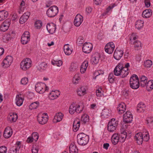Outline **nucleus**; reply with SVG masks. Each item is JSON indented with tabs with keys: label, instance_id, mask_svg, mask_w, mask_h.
Instances as JSON below:
<instances>
[{
	"label": "nucleus",
	"instance_id": "21",
	"mask_svg": "<svg viewBox=\"0 0 153 153\" xmlns=\"http://www.w3.org/2000/svg\"><path fill=\"white\" fill-rule=\"evenodd\" d=\"M26 0H21L18 12L19 14L22 13L26 8Z\"/></svg>",
	"mask_w": 153,
	"mask_h": 153
},
{
	"label": "nucleus",
	"instance_id": "39",
	"mask_svg": "<svg viewBox=\"0 0 153 153\" xmlns=\"http://www.w3.org/2000/svg\"><path fill=\"white\" fill-rule=\"evenodd\" d=\"M140 79L141 86L142 87L146 86L147 81V78L146 76L143 75L140 76Z\"/></svg>",
	"mask_w": 153,
	"mask_h": 153
},
{
	"label": "nucleus",
	"instance_id": "53",
	"mask_svg": "<svg viewBox=\"0 0 153 153\" xmlns=\"http://www.w3.org/2000/svg\"><path fill=\"white\" fill-rule=\"evenodd\" d=\"M31 136L33 140L35 141L38 140L39 137V134L36 132H33Z\"/></svg>",
	"mask_w": 153,
	"mask_h": 153
},
{
	"label": "nucleus",
	"instance_id": "12",
	"mask_svg": "<svg viewBox=\"0 0 153 153\" xmlns=\"http://www.w3.org/2000/svg\"><path fill=\"white\" fill-rule=\"evenodd\" d=\"M115 45L113 42H110L107 43L105 47V50L106 52L109 54L112 53L114 49Z\"/></svg>",
	"mask_w": 153,
	"mask_h": 153
},
{
	"label": "nucleus",
	"instance_id": "4",
	"mask_svg": "<svg viewBox=\"0 0 153 153\" xmlns=\"http://www.w3.org/2000/svg\"><path fill=\"white\" fill-rule=\"evenodd\" d=\"M32 62L29 58H26L23 59L20 64V68L23 71L29 69L32 66Z\"/></svg>",
	"mask_w": 153,
	"mask_h": 153
},
{
	"label": "nucleus",
	"instance_id": "48",
	"mask_svg": "<svg viewBox=\"0 0 153 153\" xmlns=\"http://www.w3.org/2000/svg\"><path fill=\"white\" fill-rule=\"evenodd\" d=\"M96 95L97 97L100 98L103 95V91L101 87L98 88L96 91Z\"/></svg>",
	"mask_w": 153,
	"mask_h": 153
},
{
	"label": "nucleus",
	"instance_id": "8",
	"mask_svg": "<svg viewBox=\"0 0 153 153\" xmlns=\"http://www.w3.org/2000/svg\"><path fill=\"white\" fill-rule=\"evenodd\" d=\"M35 89L36 91L40 94H42L49 90L48 87L45 84L41 82L37 83L35 85Z\"/></svg>",
	"mask_w": 153,
	"mask_h": 153
},
{
	"label": "nucleus",
	"instance_id": "29",
	"mask_svg": "<svg viewBox=\"0 0 153 153\" xmlns=\"http://www.w3.org/2000/svg\"><path fill=\"white\" fill-rule=\"evenodd\" d=\"M88 62L87 60H85L82 64L80 67V71L82 74L85 73L88 66Z\"/></svg>",
	"mask_w": 153,
	"mask_h": 153
},
{
	"label": "nucleus",
	"instance_id": "56",
	"mask_svg": "<svg viewBox=\"0 0 153 153\" xmlns=\"http://www.w3.org/2000/svg\"><path fill=\"white\" fill-rule=\"evenodd\" d=\"M28 82V79L26 77H24L22 78L21 81V84L25 85H27Z\"/></svg>",
	"mask_w": 153,
	"mask_h": 153
},
{
	"label": "nucleus",
	"instance_id": "37",
	"mask_svg": "<svg viewBox=\"0 0 153 153\" xmlns=\"http://www.w3.org/2000/svg\"><path fill=\"white\" fill-rule=\"evenodd\" d=\"M145 105L142 102L139 103L137 105V111L138 112H143L144 111L145 108Z\"/></svg>",
	"mask_w": 153,
	"mask_h": 153
},
{
	"label": "nucleus",
	"instance_id": "7",
	"mask_svg": "<svg viewBox=\"0 0 153 153\" xmlns=\"http://www.w3.org/2000/svg\"><path fill=\"white\" fill-rule=\"evenodd\" d=\"M58 12V8L56 6L53 5L48 9L46 13L48 17L52 18L56 16Z\"/></svg>",
	"mask_w": 153,
	"mask_h": 153
},
{
	"label": "nucleus",
	"instance_id": "30",
	"mask_svg": "<svg viewBox=\"0 0 153 153\" xmlns=\"http://www.w3.org/2000/svg\"><path fill=\"white\" fill-rule=\"evenodd\" d=\"M152 13V10L150 9H148L144 10L143 12L142 16L144 18H148L151 16Z\"/></svg>",
	"mask_w": 153,
	"mask_h": 153
},
{
	"label": "nucleus",
	"instance_id": "24",
	"mask_svg": "<svg viewBox=\"0 0 153 153\" xmlns=\"http://www.w3.org/2000/svg\"><path fill=\"white\" fill-rule=\"evenodd\" d=\"M30 15V13L28 12L25 13L20 17L19 19V22L20 24H23L26 22L28 19Z\"/></svg>",
	"mask_w": 153,
	"mask_h": 153
},
{
	"label": "nucleus",
	"instance_id": "36",
	"mask_svg": "<svg viewBox=\"0 0 153 153\" xmlns=\"http://www.w3.org/2000/svg\"><path fill=\"white\" fill-rule=\"evenodd\" d=\"M24 99L20 95H17L16 99V105L19 106L22 105L23 104Z\"/></svg>",
	"mask_w": 153,
	"mask_h": 153
},
{
	"label": "nucleus",
	"instance_id": "20",
	"mask_svg": "<svg viewBox=\"0 0 153 153\" xmlns=\"http://www.w3.org/2000/svg\"><path fill=\"white\" fill-rule=\"evenodd\" d=\"M46 27L48 32L51 34H53L55 33L56 28V25L53 23L48 24Z\"/></svg>",
	"mask_w": 153,
	"mask_h": 153
},
{
	"label": "nucleus",
	"instance_id": "44",
	"mask_svg": "<svg viewBox=\"0 0 153 153\" xmlns=\"http://www.w3.org/2000/svg\"><path fill=\"white\" fill-rule=\"evenodd\" d=\"M8 13L5 10L0 11V21H2L6 18L8 16Z\"/></svg>",
	"mask_w": 153,
	"mask_h": 153
},
{
	"label": "nucleus",
	"instance_id": "49",
	"mask_svg": "<svg viewBox=\"0 0 153 153\" xmlns=\"http://www.w3.org/2000/svg\"><path fill=\"white\" fill-rule=\"evenodd\" d=\"M39 102L36 101L32 103L29 106V108L31 110L36 108L39 105Z\"/></svg>",
	"mask_w": 153,
	"mask_h": 153
},
{
	"label": "nucleus",
	"instance_id": "51",
	"mask_svg": "<svg viewBox=\"0 0 153 153\" xmlns=\"http://www.w3.org/2000/svg\"><path fill=\"white\" fill-rule=\"evenodd\" d=\"M51 63L54 65H56L58 67L61 66L62 64V62L61 60L58 61L53 60L52 61Z\"/></svg>",
	"mask_w": 153,
	"mask_h": 153
},
{
	"label": "nucleus",
	"instance_id": "18",
	"mask_svg": "<svg viewBox=\"0 0 153 153\" xmlns=\"http://www.w3.org/2000/svg\"><path fill=\"white\" fill-rule=\"evenodd\" d=\"M10 25V20L9 19H7L4 21L1 25L0 30L2 31H5L8 30Z\"/></svg>",
	"mask_w": 153,
	"mask_h": 153
},
{
	"label": "nucleus",
	"instance_id": "57",
	"mask_svg": "<svg viewBox=\"0 0 153 153\" xmlns=\"http://www.w3.org/2000/svg\"><path fill=\"white\" fill-rule=\"evenodd\" d=\"M19 148H16L15 147H13L10 149L9 153H18L19 152Z\"/></svg>",
	"mask_w": 153,
	"mask_h": 153
},
{
	"label": "nucleus",
	"instance_id": "40",
	"mask_svg": "<svg viewBox=\"0 0 153 153\" xmlns=\"http://www.w3.org/2000/svg\"><path fill=\"white\" fill-rule=\"evenodd\" d=\"M110 114L111 111L107 108L103 109L101 113L102 116L104 118H108Z\"/></svg>",
	"mask_w": 153,
	"mask_h": 153
},
{
	"label": "nucleus",
	"instance_id": "28",
	"mask_svg": "<svg viewBox=\"0 0 153 153\" xmlns=\"http://www.w3.org/2000/svg\"><path fill=\"white\" fill-rule=\"evenodd\" d=\"M126 105L124 103H121L117 107V110L118 112L120 114L123 113L126 109Z\"/></svg>",
	"mask_w": 153,
	"mask_h": 153
},
{
	"label": "nucleus",
	"instance_id": "42",
	"mask_svg": "<svg viewBox=\"0 0 153 153\" xmlns=\"http://www.w3.org/2000/svg\"><path fill=\"white\" fill-rule=\"evenodd\" d=\"M146 89L148 91H151L153 89V80H149L146 83Z\"/></svg>",
	"mask_w": 153,
	"mask_h": 153
},
{
	"label": "nucleus",
	"instance_id": "11",
	"mask_svg": "<svg viewBox=\"0 0 153 153\" xmlns=\"http://www.w3.org/2000/svg\"><path fill=\"white\" fill-rule=\"evenodd\" d=\"M13 60V58L11 56H7L3 60L2 64V67L4 68H8L10 65Z\"/></svg>",
	"mask_w": 153,
	"mask_h": 153
},
{
	"label": "nucleus",
	"instance_id": "45",
	"mask_svg": "<svg viewBox=\"0 0 153 153\" xmlns=\"http://www.w3.org/2000/svg\"><path fill=\"white\" fill-rule=\"evenodd\" d=\"M134 45V47L136 50L140 49L142 46L141 42L138 40H136L132 43Z\"/></svg>",
	"mask_w": 153,
	"mask_h": 153
},
{
	"label": "nucleus",
	"instance_id": "46",
	"mask_svg": "<svg viewBox=\"0 0 153 153\" xmlns=\"http://www.w3.org/2000/svg\"><path fill=\"white\" fill-rule=\"evenodd\" d=\"M146 123L147 125L150 127H153V117H149L146 118Z\"/></svg>",
	"mask_w": 153,
	"mask_h": 153
},
{
	"label": "nucleus",
	"instance_id": "31",
	"mask_svg": "<svg viewBox=\"0 0 153 153\" xmlns=\"http://www.w3.org/2000/svg\"><path fill=\"white\" fill-rule=\"evenodd\" d=\"M77 94L79 96H82L86 94V89L83 86L78 88L76 91Z\"/></svg>",
	"mask_w": 153,
	"mask_h": 153
},
{
	"label": "nucleus",
	"instance_id": "6",
	"mask_svg": "<svg viewBox=\"0 0 153 153\" xmlns=\"http://www.w3.org/2000/svg\"><path fill=\"white\" fill-rule=\"evenodd\" d=\"M130 87L134 89H136L140 86V82L137 76L135 74L133 75L130 77L129 80Z\"/></svg>",
	"mask_w": 153,
	"mask_h": 153
},
{
	"label": "nucleus",
	"instance_id": "3",
	"mask_svg": "<svg viewBox=\"0 0 153 153\" xmlns=\"http://www.w3.org/2000/svg\"><path fill=\"white\" fill-rule=\"evenodd\" d=\"M126 69H124L123 64L119 63L115 68L114 74L116 76H120L121 78H124L128 74L126 72Z\"/></svg>",
	"mask_w": 153,
	"mask_h": 153
},
{
	"label": "nucleus",
	"instance_id": "34",
	"mask_svg": "<svg viewBox=\"0 0 153 153\" xmlns=\"http://www.w3.org/2000/svg\"><path fill=\"white\" fill-rule=\"evenodd\" d=\"M17 118V115L15 113H10L8 116V120L11 122H15Z\"/></svg>",
	"mask_w": 153,
	"mask_h": 153
},
{
	"label": "nucleus",
	"instance_id": "9",
	"mask_svg": "<svg viewBox=\"0 0 153 153\" xmlns=\"http://www.w3.org/2000/svg\"><path fill=\"white\" fill-rule=\"evenodd\" d=\"M118 121L114 118L112 119L108 122V130L109 132H113L117 127Z\"/></svg>",
	"mask_w": 153,
	"mask_h": 153
},
{
	"label": "nucleus",
	"instance_id": "27",
	"mask_svg": "<svg viewBox=\"0 0 153 153\" xmlns=\"http://www.w3.org/2000/svg\"><path fill=\"white\" fill-rule=\"evenodd\" d=\"M64 51L66 55H69L72 53L73 51V49L70 45L68 44H67L64 46Z\"/></svg>",
	"mask_w": 153,
	"mask_h": 153
},
{
	"label": "nucleus",
	"instance_id": "17",
	"mask_svg": "<svg viewBox=\"0 0 153 153\" xmlns=\"http://www.w3.org/2000/svg\"><path fill=\"white\" fill-rule=\"evenodd\" d=\"M30 39L29 32L28 31L25 32L21 37V42L23 44H26L30 41Z\"/></svg>",
	"mask_w": 153,
	"mask_h": 153
},
{
	"label": "nucleus",
	"instance_id": "15",
	"mask_svg": "<svg viewBox=\"0 0 153 153\" xmlns=\"http://www.w3.org/2000/svg\"><path fill=\"white\" fill-rule=\"evenodd\" d=\"M60 92L58 90H52L48 94V98L50 100H53L57 99L60 95Z\"/></svg>",
	"mask_w": 153,
	"mask_h": 153
},
{
	"label": "nucleus",
	"instance_id": "38",
	"mask_svg": "<svg viewBox=\"0 0 153 153\" xmlns=\"http://www.w3.org/2000/svg\"><path fill=\"white\" fill-rule=\"evenodd\" d=\"M81 121L84 124H88L89 122V119L88 115L86 114H84L81 118Z\"/></svg>",
	"mask_w": 153,
	"mask_h": 153
},
{
	"label": "nucleus",
	"instance_id": "14",
	"mask_svg": "<svg viewBox=\"0 0 153 153\" xmlns=\"http://www.w3.org/2000/svg\"><path fill=\"white\" fill-rule=\"evenodd\" d=\"M93 49V45L90 42H86L84 44L82 49L83 51L85 53H88L91 52Z\"/></svg>",
	"mask_w": 153,
	"mask_h": 153
},
{
	"label": "nucleus",
	"instance_id": "19",
	"mask_svg": "<svg viewBox=\"0 0 153 153\" xmlns=\"http://www.w3.org/2000/svg\"><path fill=\"white\" fill-rule=\"evenodd\" d=\"M123 50L116 49L114 52V58L117 60H119L123 56Z\"/></svg>",
	"mask_w": 153,
	"mask_h": 153
},
{
	"label": "nucleus",
	"instance_id": "32",
	"mask_svg": "<svg viewBox=\"0 0 153 153\" xmlns=\"http://www.w3.org/2000/svg\"><path fill=\"white\" fill-rule=\"evenodd\" d=\"M80 76V74L77 73L76 74L74 75L72 79L73 83L75 85L79 84L81 80Z\"/></svg>",
	"mask_w": 153,
	"mask_h": 153
},
{
	"label": "nucleus",
	"instance_id": "23",
	"mask_svg": "<svg viewBox=\"0 0 153 153\" xmlns=\"http://www.w3.org/2000/svg\"><path fill=\"white\" fill-rule=\"evenodd\" d=\"M63 114L61 112H59L56 114L53 119V122L57 123L61 121L63 117Z\"/></svg>",
	"mask_w": 153,
	"mask_h": 153
},
{
	"label": "nucleus",
	"instance_id": "52",
	"mask_svg": "<svg viewBox=\"0 0 153 153\" xmlns=\"http://www.w3.org/2000/svg\"><path fill=\"white\" fill-rule=\"evenodd\" d=\"M136 38V36L135 33H133L129 35V39L131 43L135 41Z\"/></svg>",
	"mask_w": 153,
	"mask_h": 153
},
{
	"label": "nucleus",
	"instance_id": "35",
	"mask_svg": "<svg viewBox=\"0 0 153 153\" xmlns=\"http://www.w3.org/2000/svg\"><path fill=\"white\" fill-rule=\"evenodd\" d=\"M69 150L70 153H77L78 149L74 143L70 144L69 147Z\"/></svg>",
	"mask_w": 153,
	"mask_h": 153
},
{
	"label": "nucleus",
	"instance_id": "16",
	"mask_svg": "<svg viewBox=\"0 0 153 153\" xmlns=\"http://www.w3.org/2000/svg\"><path fill=\"white\" fill-rule=\"evenodd\" d=\"M133 116L131 113L128 111L123 114V120L124 122L126 123H130L132 120Z\"/></svg>",
	"mask_w": 153,
	"mask_h": 153
},
{
	"label": "nucleus",
	"instance_id": "5",
	"mask_svg": "<svg viewBox=\"0 0 153 153\" xmlns=\"http://www.w3.org/2000/svg\"><path fill=\"white\" fill-rule=\"evenodd\" d=\"M77 142L81 146L86 145L88 142L89 136L83 133L79 134L77 136Z\"/></svg>",
	"mask_w": 153,
	"mask_h": 153
},
{
	"label": "nucleus",
	"instance_id": "61",
	"mask_svg": "<svg viewBox=\"0 0 153 153\" xmlns=\"http://www.w3.org/2000/svg\"><path fill=\"white\" fill-rule=\"evenodd\" d=\"M92 8H91L90 7H87L86 8L85 10L86 14L87 15L91 13V12L92 11Z\"/></svg>",
	"mask_w": 153,
	"mask_h": 153
},
{
	"label": "nucleus",
	"instance_id": "64",
	"mask_svg": "<svg viewBox=\"0 0 153 153\" xmlns=\"http://www.w3.org/2000/svg\"><path fill=\"white\" fill-rule=\"evenodd\" d=\"M129 66V63H127L126 64L124 67L123 66L124 69H126V72H127L128 74L129 73V71H128V68Z\"/></svg>",
	"mask_w": 153,
	"mask_h": 153
},
{
	"label": "nucleus",
	"instance_id": "55",
	"mask_svg": "<svg viewBox=\"0 0 153 153\" xmlns=\"http://www.w3.org/2000/svg\"><path fill=\"white\" fill-rule=\"evenodd\" d=\"M42 26V22L40 20L36 21L35 23V27L37 29H40Z\"/></svg>",
	"mask_w": 153,
	"mask_h": 153
},
{
	"label": "nucleus",
	"instance_id": "50",
	"mask_svg": "<svg viewBox=\"0 0 153 153\" xmlns=\"http://www.w3.org/2000/svg\"><path fill=\"white\" fill-rule=\"evenodd\" d=\"M152 62L151 60H147L144 61V66L146 68H149L152 65Z\"/></svg>",
	"mask_w": 153,
	"mask_h": 153
},
{
	"label": "nucleus",
	"instance_id": "41",
	"mask_svg": "<svg viewBox=\"0 0 153 153\" xmlns=\"http://www.w3.org/2000/svg\"><path fill=\"white\" fill-rule=\"evenodd\" d=\"M80 122L79 120H75L74 122L73 130L74 131H76L79 129L80 126Z\"/></svg>",
	"mask_w": 153,
	"mask_h": 153
},
{
	"label": "nucleus",
	"instance_id": "59",
	"mask_svg": "<svg viewBox=\"0 0 153 153\" xmlns=\"http://www.w3.org/2000/svg\"><path fill=\"white\" fill-rule=\"evenodd\" d=\"M7 149L5 146H2L0 147V153H6Z\"/></svg>",
	"mask_w": 153,
	"mask_h": 153
},
{
	"label": "nucleus",
	"instance_id": "62",
	"mask_svg": "<svg viewBox=\"0 0 153 153\" xmlns=\"http://www.w3.org/2000/svg\"><path fill=\"white\" fill-rule=\"evenodd\" d=\"M38 151V147L37 146H33L32 149V153H37Z\"/></svg>",
	"mask_w": 153,
	"mask_h": 153
},
{
	"label": "nucleus",
	"instance_id": "60",
	"mask_svg": "<svg viewBox=\"0 0 153 153\" xmlns=\"http://www.w3.org/2000/svg\"><path fill=\"white\" fill-rule=\"evenodd\" d=\"M77 68V66L76 65L74 64H71L70 68V70L71 71H75Z\"/></svg>",
	"mask_w": 153,
	"mask_h": 153
},
{
	"label": "nucleus",
	"instance_id": "26",
	"mask_svg": "<svg viewBox=\"0 0 153 153\" xmlns=\"http://www.w3.org/2000/svg\"><path fill=\"white\" fill-rule=\"evenodd\" d=\"M127 136V133L125 130L121 131L119 134V142L123 143L125 141Z\"/></svg>",
	"mask_w": 153,
	"mask_h": 153
},
{
	"label": "nucleus",
	"instance_id": "43",
	"mask_svg": "<svg viewBox=\"0 0 153 153\" xmlns=\"http://www.w3.org/2000/svg\"><path fill=\"white\" fill-rule=\"evenodd\" d=\"M144 22L141 20H137L135 25V27L138 30L142 28L143 26Z\"/></svg>",
	"mask_w": 153,
	"mask_h": 153
},
{
	"label": "nucleus",
	"instance_id": "2",
	"mask_svg": "<svg viewBox=\"0 0 153 153\" xmlns=\"http://www.w3.org/2000/svg\"><path fill=\"white\" fill-rule=\"evenodd\" d=\"M84 105L83 102L76 104L73 103L70 105L69 111V113L73 114L75 112L80 113L83 111Z\"/></svg>",
	"mask_w": 153,
	"mask_h": 153
},
{
	"label": "nucleus",
	"instance_id": "63",
	"mask_svg": "<svg viewBox=\"0 0 153 153\" xmlns=\"http://www.w3.org/2000/svg\"><path fill=\"white\" fill-rule=\"evenodd\" d=\"M144 3L146 6L147 7H149L150 6V0H144Z\"/></svg>",
	"mask_w": 153,
	"mask_h": 153
},
{
	"label": "nucleus",
	"instance_id": "25",
	"mask_svg": "<svg viewBox=\"0 0 153 153\" xmlns=\"http://www.w3.org/2000/svg\"><path fill=\"white\" fill-rule=\"evenodd\" d=\"M100 58V55L98 53H95L92 56L91 60V62L93 65H96L98 63Z\"/></svg>",
	"mask_w": 153,
	"mask_h": 153
},
{
	"label": "nucleus",
	"instance_id": "10",
	"mask_svg": "<svg viewBox=\"0 0 153 153\" xmlns=\"http://www.w3.org/2000/svg\"><path fill=\"white\" fill-rule=\"evenodd\" d=\"M37 117L39 123L42 125L46 123L48 120V116L47 113H39Z\"/></svg>",
	"mask_w": 153,
	"mask_h": 153
},
{
	"label": "nucleus",
	"instance_id": "13",
	"mask_svg": "<svg viewBox=\"0 0 153 153\" xmlns=\"http://www.w3.org/2000/svg\"><path fill=\"white\" fill-rule=\"evenodd\" d=\"M83 21V16L80 14H77L74 19V24L76 27H79L82 24Z\"/></svg>",
	"mask_w": 153,
	"mask_h": 153
},
{
	"label": "nucleus",
	"instance_id": "22",
	"mask_svg": "<svg viewBox=\"0 0 153 153\" xmlns=\"http://www.w3.org/2000/svg\"><path fill=\"white\" fill-rule=\"evenodd\" d=\"M12 130L10 127H6L3 133L4 137L6 138H8L10 137L12 134Z\"/></svg>",
	"mask_w": 153,
	"mask_h": 153
},
{
	"label": "nucleus",
	"instance_id": "47",
	"mask_svg": "<svg viewBox=\"0 0 153 153\" xmlns=\"http://www.w3.org/2000/svg\"><path fill=\"white\" fill-rule=\"evenodd\" d=\"M47 67V65L45 62L40 63L37 66V68L40 71H42L45 70Z\"/></svg>",
	"mask_w": 153,
	"mask_h": 153
},
{
	"label": "nucleus",
	"instance_id": "1",
	"mask_svg": "<svg viewBox=\"0 0 153 153\" xmlns=\"http://www.w3.org/2000/svg\"><path fill=\"white\" fill-rule=\"evenodd\" d=\"M134 139L139 145L141 144L143 141H147L149 139L148 132H140L137 133L134 136Z\"/></svg>",
	"mask_w": 153,
	"mask_h": 153
},
{
	"label": "nucleus",
	"instance_id": "33",
	"mask_svg": "<svg viewBox=\"0 0 153 153\" xmlns=\"http://www.w3.org/2000/svg\"><path fill=\"white\" fill-rule=\"evenodd\" d=\"M111 140L112 143L114 145H116L119 142V134L114 133L112 136L111 138Z\"/></svg>",
	"mask_w": 153,
	"mask_h": 153
},
{
	"label": "nucleus",
	"instance_id": "58",
	"mask_svg": "<svg viewBox=\"0 0 153 153\" xmlns=\"http://www.w3.org/2000/svg\"><path fill=\"white\" fill-rule=\"evenodd\" d=\"M114 6L115 5L114 4H112L111 5L109 6L107 8L106 12L103 14V15L105 16L107 14Z\"/></svg>",
	"mask_w": 153,
	"mask_h": 153
},
{
	"label": "nucleus",
	"instance_id": "54",
	"mask_svg": "<svg viewBox=\"0 0 153 153\" xmlns=\"http://www.w3.org/2000/svg\"><path fill=\"white\" fill-rule=\"evenodd\" d=\"M108 79L110 83H113L114 81L115 77L113 73H111L108 76Z\"/></svg>",
	"mask_w": 153,
	"mask_h": 153
}]
</instances>
